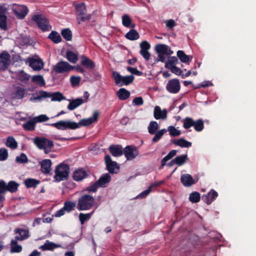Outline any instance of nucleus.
<instances>
[{
    "instance_id": "1",
    "label": "nucleus",
    "mask_w": 256,
    "mask_h": 256,
    "mask_svg": "<svg viewBox=\"0 0 256 256\" xmlns=\"http://www.w3.org/2000/svg\"><path fill=\"white\" fill-rule=\"evenodd\" d=\"M32 140L38 149L43 150L46 154L51 152L54 146L52 140L44 137L36 136L32 138Z\"/></svg>"
},
{
    "instance_id": "2",
    "label": "nucleus",
    "mask_w": 256,
    "mask_h": 256,
    "mask_svg": "<svg viewBox=\"0 0 256 256\" xmlns=\"http://www.w3.org/2000/svg\"><path fill=\"white\" fill-rule=\"evenodd\" d=\"M54 172V180L59 182L68 179L70 172V168L67 164L62 162L56 166Z\"/></svg>"
},
{
    "instance_id": "3",
    "label": "nucleus",
    "mask_w": 256,
    "mask_h": 256,
    "mask_svg": "<svg viewBox=\"0 0 256 256\" xmlns=\"http://www.w3.org/2000/svg\"><path fill=\"white\" fill-rule=\"evenodd\" d=\"M158 124L156 121L150 122L148 126V132L150 134H154V136L152 139V142L154 143L158 142L163 135L167 132V130L165 128L158 131Z\"/></svg>"
},
{
    "instance_id": "4",
    "label": "nucleus",
    "mask_w": 256,
    "mask_h": 256,
    "mask_svg": "<svg viewBox=\"0 0 256 256\" xmlns=\"http://www.w3.org/2000/svg\"><path fill=\"white\" fill-rule=\"evenodd\" d=\"M155 50L158 54L156 62H164L166 56L172 54L174 52L170 47L164 44H158L155 46Z\"/></svg>"
},
{
    "instance_id": "5",
    "label": "nucleus",
    "mask_w": 256,
    "mask_h": 256,
    "mask_svg": "<svg viewBox=\"0 0 256 256\" xmlns=\"http://www.w3.org/2000/svg\"><path fill=\"white\" fill-rule=\"evenodd\" d=\"M94 202V198L90 195H84L78 199L77 209L86 210L90 209Z\"/></svg>"
},
{
    "instance_id": "6",
    "label": "nucleus",
    "mask_w": 256,
    "mask_h": 256,
    "mask_svg": "<svg viewBox=\"0 0 256 256\" xmlns=\"http://www.w3.org/2000/svg\"><path fill=\"white\" fill-rule=\"evenodd\" d=\"M48 125L60 130H66V129L75 130L78 128L76 122L70 120H60L55 123L48 124Z\"/></svg>"
},
{
    "instance_id": "7",
    "label": "nucleus",
    "mask_w": 256,
    "mask_h": 256,
    "mask_svg": "<svg viewBox=\"0 0 256 256\" xmlns=\"http://www.w3.org/2000/svg\"><path fill=\"white\" fill-rule=\"evenodd\" d=\"M76 9V13L78 16L77 20L78 23L80 24L81 22H84L86 20H89L91 18L90 14L84 16L86 12V6L84 2L74 5Z\"/></svg>"
},
{
    "instance_id": "8",
    "label": "nucleus",
    "mask_w": 256,
    "mask_h": 256,
    "mask_svg": "<svg viewBox=\"0 0 256 256\" xmlns=\"http://www.w3.org/2000/svg\"><path fill=\"white\" fill-rule=\"evenodd\" d=\"M26 63L34 71H40L44 66L42 60L38 56L28 57L26 58Z\"/></svg>"
},
{
    "instance_id": "9",
    "label": "nucleus",
    "mask_w": 256,
    "mask_h": 256,
    "mask_svg": "<svg viewBox=\"0 0 256 256\" xmlns=\"http://www.w3.org/2000/svg\"><path fill=\"white\" fill-rule=\"evenodd\" d=\"M32 19L42 30L49 31L50 30L51 26L48 20L42 15L35 14L33 16Z\"/></svg>"
},
{
    "instance_id": "10",
    "label": "nucleus",
    "mask_w": 256,
    "mask_h": 256,
    "mask_svg": "<svg viewBox=\"0 0 256 256\" xmlns=\"http://www.w3.org/2000/svg\"><path fill=\"white\" fill-rule=\"evenodd\" d=\"M112 77L116 84L119 86L128 85L132 83L134 79V76L132 75L122 76L116 72H113Z\"/></svg>"
},
{
    "instance_id": "11",
    "label": "nucleus",
    "mask_w": 256,
    "mask_h": 256,
    "mask_svg": "<svg viewBox=\"0 0 256 256\" xmlns=\"http://www.w3.org/2000/svg\"><path fill=\"white\" fill-rule=\"evenodd\" d=\"M10 8L16 16L20 19L24 18L28 12V8L24 5L13 4L11 6Z\"/></svg>"
},
{
    "instance_id": "12",
    "label": "nucleus",
    "mask_w": 256,
    "mask_h": 256,
    "mask_svg": "<svg viewBox=\"0 0 256 256\" xmlns=\"http://www.w3.org/2000/svg\"><path fill=\"white\" fill-rule=\"evenodd\" d=\"M88 97L89 94L88 92H85L84 98H78L72 100H68L70 103L68 106V108L70 110H74L84 103L87 102Z\"/></svg>"
},
{
    "instance_id": "13",
    "label": "nucleus",
    "mask_w": 256,
    "mask_h": 256,
    "mask_svg": "<svg viewBox=\"0 0 256 256\" xmlns=\"http://www.w3.org/2000/svg\"><path fill=\"white\" fill-rule=\"evenodd\" d=\"M180 84L178 79L174 78L170 80L166 86V90L171 94H177L180 90Z\"/></svg>"
},
{
    "instance_id": "14",
    "label": "nucleus",
    "mask_w": 256,
    "mask_h": 256,
    "mask_svg": "<svg viewBox=\"0 0 256 256\" xmlns=\"http://www.w3.org/2000/svg\"><path fill=\"white\" fill-rule=\"evenodd\" d=\"M74 69V66L66 62L61 61L54 67V70L57 73H63Z\"/></svg>"
},
{
    "instance_id": "15",
    "label": "nucleus",
    "mask_w": 256,
    "mask_h": 256,
    "mask_svg": "<svg viewBox=\"0 0 256 256\" xmlns=\"http://www.w3.org/2000/svg\"><path fill=\"white\" fill-rule=\"evenodd\" d=\"M26 94V90L20 86L14 87L10 93V98L12 100L22 98Z\"/></svg>"
},
{
    "instance_id": "16",
    "label": "nucleus",
    "mask_w": 256,
    "mask_h": 256,
    "mask_svg": "<svg viewBox=\"0 0 256 256\" xmlns=\"http://www.w3.org/2000/svg\"><path fill=\"white\" fill-rule=\"evenodd\" d=\"M10 62V56L8 52H3L0 54V70H6Z\"/></svg>"
},
{
    "instance_id": "17",
    "label": "nucleus",
    "mask_w": 256,
    "mask_h": 256,
    "mask_svg": "<svg viewBox=\"0 0 256 256\" xmlns=\"http://www.w3.org/2000/svg\"><path fill=\"white\" fill-rule=\"evenodd\" d=\"M139 152L136 148L132 146H127L124 150V154L128 160H132L137 156Z\"/></svg>"
},
{
    "instance_id": "18",
    "label": "nucleus",
    "mask_w": 256,
    "mask_h": 256,
    "mask_svg": "<svg viewBox=\"0 0 256 256\" xmlns=\"http://www.w3.org/2000/svg\"><path fill=\"white\" fill-rule=\"evenodd\" d=\"M98 116V113L97 112H95L91 117L81 120L78 123H77L78 128L80 126H88L96 122Z\"/></svg>"
},
{
    "instance_id": "19",
    "label": "nucleus",
    "mask_w": 256,
    "mask_h": 256,
    "mask_svg": "<svg viewBox=\"0 0 256 256\" xmlns=\"http://www.w3.org/2000/svg\"><path fill=\"white\" fill-rule=\"evenodd\" d=\"M105 162L106 164L108 170L111 173L116 172L115 170L119 168L118 166L117 163L112 160L110 156L106 155L105 156Z\"/></svg>"
},
{
    "instance_id": "20",
    "label": "nucleus",
    "mask_w": 256,
    "mask_h": 256,
    "mask_svg": "<svg viewBox=\"0 0 256 256\" xmlns=\"http://www.w3.org/2000/svg\"><path fill=\"white\" fill-rule=\"evenodd\" d=\"M167 110L166 109L162 110L159 106L154 108V116L156 120H166L167 118Z\"/></svg>"
},
{
    "instance_id": "21",
    "label": "nucleus",
    "mask_w": 256,
    "mask_h": 256,
    "mask_svg": "<svg viewBox=\"0 0 256 256\" xmlns=\"http://www.w3.org/2000/svg\"><path fill=\"white\" fill-rule=\"evenodd\" d=\"M180 180L184 186L188 187L196 184L197 182V180H194L192 176L189 174H182Z\"/></svg>"
},
{
    "instance_id": "22",
    "label": "nucleus",
    "mask_w": 256,
    "mask_h": 256,
    "mask_svg": "<svg viewBox=\"0 0 256 256\" xmlns=\"http://www.w3.org/2000/svg\"><path fill=\"white\" fill-rule=\"evenodd\" d=\"M15 234H16L15 238L18 240H23L28 238V231L23 229H16L14 230Z\"/></svg>"
},
{
    "instance_id": "23",
    "label": "nucleus",
    "mask_w": 256,
    "mask_h": 256,
    "mask_svg": "<svg viewBox=\"0 0 256 256\" xmlns=\"http://www.w3.org/2000/svg\"><path fill=\"white\" fill-rule=\"evenodd\" d=\"M176 54L180 60L183 63L189 64L192 60V56L186 55L182 50H178Z\"/></svg>"
},
{
    "instance_id": "24",
    "label": "nucleus",
    "mask_w": 256,
    "mask_h": 256,
    "mask_svg": "<svg viewBox=\"0 0 256 256\" xmlns=\"http://www.w3.org/2000/svg\"><path fill=\"white\" fill-rule=\"evenodd\" d=\"M87 172L82 168L78 169L74 171L73 178L76 181H81L88 176Z\"/></svg>"
},
{
    "instance_id": "25",
    "label": "nucleus",
    "mask_w": 256,
    "mask_h": 256,
    "mask_svg": "<svg viewBox=\"0 0 256 256\" xmlns=\"http://www.w3.org/2000/svg\"><path fill=\"white\" fill-rule=\"evenodd\" d=\"M42 172L44 174H48L51 170L52 162L50 160L45 159L40 163Z\"/></svg>"
},
{
    "instance_id": "26",
    "label": "nucleus",
    "mask_w": 256,
    "mask_h": 256,
    "mask_svg": "<svg viewBox=\"0 0 256 256\" xmlns=\"http://www.w3.org/2000/svg\"><path fill=\"white\" fill-rule=\"evenodd\" d=\"M80 64L82 66L89 69H93L95 67L94 62L90 58L84 56L81 57Z\"/></svg>"
},
{
    "instance_id": "27",
    "label": "nucleus",
    "mask_w": 256,
    "mask_h": 256,
    "mask_svg": "<svg viewBox=\"0 0 256 256\" xmlns=\"http://www.w3.org/2000/svg\"><path fill=\"white\" fill-rule=\"evenodd\" d=\"M32 81L34 84L40 87L44 86L46 85L44 79L40 74L33 76L32 77Z\"/></svg>"
},
{
    "instance_id": "28",
    "label": "nucleus",
    "mask_w": 256,
    "mask_h": 256,
    "mask_svg": "<svg viewBox=\"0 0 256 256\" xmlns=\"http://www.w3.org/2000/svg\"><path fill=\"white\" fill-rule=\"evenodd\" d=\"M17 240H18L14 238V240H12L10 242V252L11 253H18L22 250V246L18 244Z\"/></svg>"
},
{
    "instance_id": "29",
    "label": "nucleus",
    "mask_w": 256,
    "mask_h": 256,
    "mask_svg": "<svg viewBox=\"0 0 256 256\" xmlns=\"http://www.w3.org/2000/svg\"><path fill=\"white\" fill-rule=\"evenodd\" d=\"M218 196L216 192L212 190L205 196H202V198L208 204H210Z\"/></svg>"
},
{
    "instance_id": "30",
    "label": "nucleus",
    "mask_w": 256,
    "mask_h": 256,
    "mask_svg": "<svg viewBox=\"0 0 256 256\" xmlns=\"http://www.w3.org/2000/svg\"><path fill=\"white\" fill-rule=\"evenodd\" d=\"M188 160V155L182 154L176 156L175 158L172 160L171 162L175 164L178 166H182Z\"/></svg>"
},
{
    "instance_id": "31",
    "label": "nucleus",
    "mask_w": 256,
    "mask_h": 256,
    "mask_svg": "<svg viewBox=\"0 0 256 256\" xmlns=\"http://www.w3.org/2000/svg\"><path fill=\"white\" fill-rule=\"evenodd\" d=\"M173 144L182 148H189L192 146V143L184 138L174 140Z\"/></svg>"
},
{
    "instance_id": "32",
    "label": "nucleus",
    "mask_w": 256,
    "mask_h": 256,
    "mask_svg": "<svg viewBox=\"0 0 256 256\" xmlns=\"http://www.w3.org/2000/svg\"><path fill=\"white\" fill-rule=\"evenodd\" d=\"M122 24L126 28H134L136 26L135 24L132 23L131 18L128 14L122 16Z\"/></svg>"
},
{
    "instance_id": "33",
    "label": "nucleus",
    "mask_w": 256,
    "mask_h": 256,
    "mask_svg": "<svg viewBox=\"0 0 256 256\" xmlns=\"http://www.w3.org/2000/svg\"><path fill=\"white\" fill-rule=\"evenodd\" d=\"M66 57L68 60L72 64H76L78 60V54L70 50L66 51Z\"/></svg>"
},
{
    "instance_id": "34",
    "label": "nucleus",
    "mask_w": 256,
    "mask_h": 256,
    "mask_svg": "<svg viewBox=\"0 0 256 256\" xmlns=\"http://www.w3.org/2000/svg\"><path fill=\"white\" fill-rule=\"evenodd\" d=\"M118 98L120 100H125L130 96V92L124 88H120L116 93Z\"/></svg>"
},
{
    "instance_id": "35",
    "label": "nucleus",
    "mask_w": 256,
    "mask_h": 256,
    "mask_svg": "<svg viewBox=\"0 0 256 256\" xmlns=\"http://www.w3.org/2000/svg\"><path fill=\"white\" fill-rule=\"evenodd\" d=\"M126 38L130 40H134L138 39L140 36L135 30H131L125 36Z\"/></svg>"
},
{
    "instance_id": "36",
    "label": "nucleus",
    "mask_w": 256,
    "mask_h": 256,
    "mask_svg": "<svg viewBox=\"0 0 256 256\" xmlns=\"http://www.w3.org/2000/svg\"><path fill=\"white\" fill-rule=\"evenodd\" d=\"M110 152L114 156H119L122 154V148L114 146L110 147Z\"/></svg>"
},
{
    "instance_id": "37",
    "label": "nucleus",
    "mask_w": 256,
    "mask_h": 256,
    "mask_svg": "<svg viewBox=\"0 0 256 256\" xmlns=\"http://www.w3.org/2000/svg\"><path fill=\"white\" fill-rule=\"evenodd\" d=\"M6 145L11 149L14 150L17 148L18 144L12 136H8L7 138Z\"/></svg>"
},
{
    "instance_id": "38",
    "label": "nucleus",
    "mask_w": 256,
    "mask_h": 256,
    "mask_svg": "<svg viewBox=\"0 0 256 256\" xmlns=\"http://www.w3.org/2000/svg\"><path fill=\"white\" fill-rule=\"evenodd\" d=\"M50 95L52 101L60 102L66 99L63 94L59 92L50 93Z\"/></svg>"
},
{
    "instance_id": "39",
    "label": "nucleus",
    "mask_w": 256,
    "mask_h": 256,
    "mask_svg": "<svg viewBox=\"0 0 256 256\" xmlns=\"http://www.w3.org/2000/svg\"><path fill=\"white\" fill-rule=\"evenodd\" d=\"M18 184L14 181L10 182L8 184H6V191H10L12 192H16L18 188Z\"/></svg>"
},
{
    "instance_id": "40",
    "label": "nucleus",
    "mask_w": 256,
    "mask_h": 256,
    "mask_svg": "<svg viewBox=\"0 0 256 256\" xmlns=\"http://www.w3.org/2000/svg\"><path fill=\"white\" fill-rule=\"evenodd\" d=\"M110 175L108 174H106L100 178L98 182L101 187H104L106 184L110 182Z\"/></svg>"
},
{
    "instance_id": "41",
    "label": "nucleus",
    "mask_w": 256,
    "mask_h": 256,
    "mask_svg": "<svg viewBox=\"0 0 256 256\" xmlns=\"http://www.w3.org/2000/svg\"><path fill=\"white\" fill-rule=\"evenodd\" d=\"M36 122H34V118L32 120H29L23 124L24 128L26 130H33L35 128Z\"/></svg>"
},
{
    "instance_id": "42",
    "label": "nucleus",
    "mask_w": 256,
    "mask_h": 256,
    "mask_svg": "<svg viewBox=\"0 0 256 256\" xmlns=\"http://www.w3.org/2000/svg\"><path fill=\"white\" fill-rule=\"evenodd\" d=\"M177 152L178 151L174 150L170 151V152L162 160V166H163L166 165V162L175 156Z\"/></svg>"
},
{
    "instance_id": "43",
    "label": "nucleus",
    "mask_w": 256,
    "mask_h": 256,
    "mask_svg": "<svg viewBox=\"0 0 256 256\" xmlns=\"http://www.w3.org/2000/svg\"><path fill=\"white\" fill-rule=\"evenodd\" d=\"M183 126L185 129H188L192 126H194V121L190 117H186L182 120Z\"/></svg>"
},
{
    "instance_id": "44",
    "label": "nucleus",
    "mask_w": 256,
    "mask_h": 256,
    "mask_svg": "<svg viewBox=\"0 0 256 256\" xmlns=\"http://www.w3.org/2000/svg\"><path fill=\"white\" fill-rule=\"evenodd\" d=\"M48 38L55 43L60 42L62 40L60 36L56 32H51L49 34Z\"/></svg>"
},
{
    "instance_id": "45",
    "label": "nucleus",
    "mask_w": 256,
    "mask_h": 256,
    "mask_svg": "<svg viewBox=\"0 0 256 256\" xmlns=\"http://www.w3.org/2000/svg\"><path fill=\"white\" fill-rule=\"evenodd\" d=\"M94 210L90 213L82 214L80 213L79 215V219L82 224H83L86 221L88 220L91 218L92 214H94Z\"/></svg>"
},
{
    "instance_id": "46",
    "label": "nucleus",
    "mask_w": 256,
    "mask_h": 256,
    "mask_svg": "<svg viewBox=\"0 0 256 256\" xmlns=\"http://www.w3.org/2000/svg\"><path fill=\"white\" fill-rule=\"evenodd\" d=\"M60 246L52 242L47 241L41 247L44 250H52L55 248H58Z\"/></svg>"
},
{
    "instance_id": "47",
    "label": "nucleus",
    "mask_w": 256,
    "mask_h": 256,
    "mask_svg": "<svg viewBox=\"0 0 256 256\" xmlns=\"http://www.w3.org/2000/svg\"><path fill=\"white\" fill-rule=\"evenodd\" d=\"M167 130L169 132L170 134L172 136H178L181 134L180 130L174 126H169Z\"/></svg>"
},
{
    "instance_id": "48",
    "label": "nucleus",
    "mask_w": 256,
    "mask_h": 256,
    "mask_svg": "<svg viewBox=\"0 0 256 256\" xmlns=\"http://www.w3.org/2000/svg\"><path fill=\"white\" fill-rule=\"evenodd\" d=\"M24 183L26 187L32 188L36 186L38 184L39 182L33 178H28L26 180Z\"/></svg>"
},
{
    "instance_id": "49",
    "label": "nucleus",
    "mask_w": 256,
    "mask_h": 256,
    "mask_svg": "<svg viewBox=\"0 0 256 256\" xmlns=\"http://www.w3.org/2000/svg\"><path fill=\"white\" fill-rule=\"evenodd\" d=\"M18 78L20 81L26 82L30 80V76L24 71H20L18 74Z\"/></svg>"
},
{
    "instance_id": "50",
    "label": "nucleus",
    "mask_w": 256,
    "mask_h": 256,
    "mask_svg": "<svg viewBox=\"0 0 256 256\" xmlns=\"http://www.w3.org/2000/svg\"><path fill=\"white\" fill-rule=\"evenodd\" d=\"M194 130L197 132H200L204 128V122L202 120H198L194 121Z\"/></svg>"
},
{
    "instance_id": "51",
    "label": "nucleus",
    "mask_w": 256,
    "mask_h": 256,
    "mask_svg": "<svg viewBox=\"0 0 256 256\" xmlns=\"http://www.w3.org/2000/svg\"><path fill=\"white\" fill-rule=\"evenodd\" d=\"M61 34L62 36L67 40H70L72 38V34L71 31L68 29H64L62 31Z\"/></svg>"
},
{
    "instance_id": "52",
    "label": "nucleus",
    "mask_w": 256,
    "mask_h": 256,
    "mask_svg": "<svg viewBox=\"0 0 256 256\" xmlns=\"http://www.w3.org/2000/svg\"><path fill=\"white\" fill-rule=\"evenodd\" d=\"M189 199L192 202H198L200 200V194L198 192H192L190 196Z\"/></svg>"
},
{
    "instance_id": "53",
    "label": "nucleus",
    "mask_w": 256,
    "mask_h": 256,
    "mask_svg": "<svg viewBox=\"0 0 256 256\" xmlns=\"http://www.w3.org/2000/svg\"><path fill=\"white\" fill-rule=\"evenodd\" d=\"M75 206L76 204L74 202H66L64 208L66 210L70 212L74 210Z\"/></svg>"
},
{
    "instance_id": "54",
    "label": "nucleus",
    "mask_w": 256,
    "mask_h": 256,
    "mask_svg": "<svg viewBox=\"0 0 256 256\" xmlns=\"http://www.w3.org/2000/svg\"><path fill=\"white\" fill-rule=\"evenodd\" d=\"M7 17L4 14H0V28L6 30V28Z\"/></svg>"
},
{
    "instance_id": "55",
    "label": "nucleus",
    "mask_w": 256,
    "mask_h": 256,
    "mask_svg": "<svg viewBox=\"0 0 256 256\" xmlns=\"http://www.w3.org/2000/svg\"><path fill=\"white\" fill-rule=\"evenodd\" d=\"M34 119L36 124L38 122H46L49 120V118L45 114H40L38 116L34 118Z\"/></svg>"
},
{
    "instance_id": "56",
    "label": "nucleus",
    "mask_w": 256,
    "mask_h": 256,
    "mask_svg": "<svg viewBox=\"0 0 256 256\" xmlns=\"http://www.w3.org/2000/svg\"><path fill=\"white\" fill-rule=\"evenodd\" d=\"M81 80V78L79 76H72L70 78V82L73 86H78Z\"/></svg>"
},
{
    "instance_id": "57",
    "label": "nucleus",
    "mask_w": 256,
    "mask_h": 256,
    "mask_svg": "<svg viewBox=\"0 0 256 256\" xmlns=\"http://www.w3.org/2000/svg\"><path fill=\"white\" fill-rule=\"evenodd\" d=\"M16 161L17 162L24 164L27 162L28 159L26 156L22 153L20 156H18L16 158Z\"/></svg>"
},
{
    "instance_id": "58",
    "label": "nucleus",
    "mask_w": 256,
    "mask_h": 256,
    "mask_svg": "<svg viewBox=\"0 0 256 256\" xmlns=\"http://www.w3.org/2000/svg\"><path fill=\"white\" fill-rule=\"evenodd\" d=\"M6 192V183L3 180H0V196H4L3 194Z\"/></svg>"
},
{
    "instance_id": "59",
    "label": "nucleus",
    "mask_w": 256,
    "mask_h": 256,
    "mask_svg": "<svg viewBox=\"0 0 256 256\" xmlns=\"http://www.w3.org/2000/svg\"><path fill=\"white\" fill-rule=\"evenodd\" d=\"M8 156V151L6 148L0 150V160H5Z\"/></svg>"
},
{
    "instance_id": "60",
    "label": "nucleus",
    "mask_w": 256,
    "mask_h": 256,
    "mask_svg": "<svg viewBox=\"0 0 256 256\" xmlns=\"http://www.w3.org/2000/svg\"><path fill=\"white\" fill-rule=\"evenodd\" d=\"M127 70L132 74L137 76H141L142 74V72L138 70L136 68L128 67Z\"/></svg>"
},
{
    "instance_id": "61",
    "label": "nucleus",
    "mask_w": 256,
    "mask_h": 256,
    "mask_svg": "<svg viewBox=\"0 0 256 256\" xmlns=\"http://www.w3.org/2000/svg\"><path fill=\"white\" fill-rule=\"evenodd\" d=\"M152 191L150 188L149 187L147 190L143 191L140 193L138 196V198H146Z\"/></svg>"
},
{
    "instance_id": "62",
    "label": "nucleus",
    "mask_w": 256,
    "mask_h": 256,
    "mask_svg": "<svg viewBox=\"0 0 256 256\" xmlns=\"http://www.w3.org/2000/svg\"><path fill=\"white\" fill-rule=\"evenodd\" d=\"M150 48V44L147 41H142L140 44V49L148 50Z\"/></svg>"
},
{
    "instance_id": "63",
    "label": "nucleus",
    "mask_w": 256,
    "mask_h": 256,
    "mask_svg": "<svg viewBox=\"0 0 256 256\" xmlns=\"http://www.w3.org/2000/svg\"><path fill=\"white\" fill-rule=\"evenodd\" d=\"M100 186V184L97 181L95 183H94L92 185L89 186L88 188V190L89 192H96V190H97V188Z\"/></svg>"
},
{
    "instance_id": "64",
    "label": "nucleus",
    "mask_w": 256,
    "mask_h": 256,
    "mask_svg": "<svg viewBox=\"0 0 256 256\" xmlns=\"http://www.w3.org/2000/svg\"><path fill=\"white\" fill-rule=\"evenodd\" d=\"M166 27L168 28L171 29L174 26H176V23L173 20H170L166 22Z\"/></svg>"
}]
</instances>
